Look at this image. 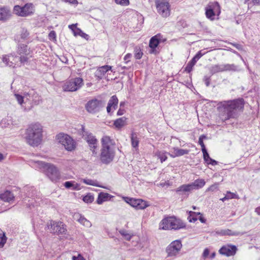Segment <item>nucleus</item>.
<instances>
[{"mask_svg":"<svg viewBox=\"0 0 260 260\" xmlns=\"http://www.w3.org/2000/svg\"><path fill=\"white\" fill-rule=\"evenodd\" d=\"M205 54V52L202 53V51H199L198 52V53L196 54L194 57L197 58L198 60L203 56Z\"/></svg>","mask_w":260,"mask_h":260,"instance_id":"052dcab7","label":"nucleus"},{"mask_svg":"<svg viewBox=\"0 0 260 260\" xmlns=\"http://www.w3.org/2000/svg\"><path fill=\"white\" fill-rule=\"evenodd\" d=\"M72 260H84L83 257L80 256L76 257V256H73L72 257Z\"/></svg>","mask_w":260,"mask_h":260,"instance_id":"774afa93","label":"nucleus"},{"mask_svg":"<svg viewBox=\"0 0 260 260\" xmlns=\"http://www.w3.org/2000/svg\"><path fill=\"white\" fill-rule=\"evenodd\" d=\"M119 233L125 238L127 241H129L131 239L132 236L127 233L125 230H121L119 231Z\"/></svg>","mask_w":260,"mask_h":260,"instance_id":"ea45409f","label":"nucleus"},{"mask_svg":"<svg viewBox=\"0 0 260 260\" xmlns=\"http://www.w3.org/2000/svg\"><path fill=\"white\" fill-rule=\"evenodd\" d=\"M11 16V12L9 10L5 8H0V20L6 21Z\"/></svg>","mask_w":260,"mask_h":260,"instance_id":"cd10ccee","label":"nucleus"},{"mask_svg":"<svg viewBox=\"0 0 260 260\" xmlns=\"http://www.w3.org/2000/svg\"><path fill=\"white\" fill-rule=\"evenodd\" d=\"M187 212L188 214H190V216L196 215L197 216L199 215H202V214L200 212H196L191 211H187Z\"/></svg>","mask_w":260,"mask_h":260,"instance_id":"0e129e2a","label":"nucleus"},{"mask_svg":"<svg viewBox=\"0 0 260 260\" xmlns=\"http://www.w3.org/2000/svg\"><path fill=\"white\" fill-rule=\"evenodd\" d=\"M47 227L50 233L57 235L66 234L67 231L66 225L61 221L51 220L48 223Z\"/></svg>","mask_w":260,"mask_h":260,"instance_id":"6e6552de","label":"nucleus"},{"mask_svg":"<svg viewBox=\"0 0 260 260\" xmlns=\"http://www.w3.org/2000/svg\"><path fill=\"white\" fill-rule=\"evenodd\" d=\"M118 104V99L116 95H114L111 97L108 101V105L112 107L115 110L117 108Z\"/></svg>","mask_w":260,"mask_h":260,"instance_id":"7c9ffc66","label":"nucleus"},{"mask_svg":"<svg viewBox=\"0 0 260 260\" xmlns=\"http://www.w3.org/2000/svg\"><path fill=\"white\" fill-rule=\"evenodd\" d=\"M134 52V56L136 59H140L142 57L143 53L140 47L135 46Z\"/></svg>","mask_w":260,"mask_h":260,"instance_id":"72a5a7b5","label":"nucleus"},{"mask_svg":"<svg viewBox=\"0 0 260 260\" xmlns=\"http://www.w3.org/2000/svg\"><path fill=\"white\" fill-rule=\"evenodd\" d=\"M82 181L85 184H87V185H92V186H99V185H98L96 184V181H94V180H93L91 179H83L82 180Z\"/></svg>","mask_w":260,"mask_h":260,"instance_id":"a19ab883","label":"nucleus"},{"mask_svg":"<svg viewBox=\"0 0 260 260\" xmlns=\"http://www.w3.org/2000/svg\"><path fill=\"white\" fill-rule=\"evenodd\" d=\"M25 139L32 146H38L42 141L43 126L38 122L30 124L26 129Z\"/></svg>","mask_w":260,"mask_h":260,"instance_id":"f03ea898","label":"nucleus"},{"mask_svg":"<svg viewBox=\"0 0 260 260\" xmlns=\"http://www.w3.org/2000/svg\"><path fill=\"white\" fill-rule=\"evenodd\" d=\"M94 200V197L90 193H88L83 198V201L86 203H91Z\"/></svg>","mask_w":260,"mask_h":260,"instance_id":"58836bf2","label":"nucleus"},{"mask_svg":"<svg viewBox=\"0 0 260 260\" xmlns=\"http://www.w3.org/2000/svg\"><path fill=\"white\" fill-rule=\"evenodd\" d=\"M166 40L167 39L163 38L162 35L160 34H157L151 37L149 43V47L150 48L149 53L154 54H158L159 51L157 50V48L158 45L161 43H164Z\"/></svg>","mask_w":260,"mask_h":260,"instance_id":"ddd939ff","label":"nucleus"},{"mask_svg":"<svg viewBox=\"0 0 260 260\" xmlns=\"http://www.w3.org/2000/svg\"><path fill=\"white\" fill-rule=\"evenodd\" d=\"M209 254V250L208 248H205L203 251L202 256L204 258H206Z\"/></svg>","mask_w":260,"mask_h":260,"instance_id":"4d7b16f0","label":"nucleus"},{"mask_svg":"<svg viewBox=\"0 0 260 260\" xmlns=\"http://www.w3.org/2000/svg\"><path fill=\"white\" fill-rule=\"evenodd\" d=\"M214 5L215 7V14H216L218 16L221 13L219 4L217 2H214Z\"/></svg>","mask_w":260,"mask_h":260,"instance_id":"c03bdc74","label":"nucleus"},{"mask_svg":"<svg viewBox=\"0 0 260 260\" xmlns=\"http://www.w3.org/2000/svg\"><path fill=\"white\" fill-rule=\"evenodd\" d=\"M6 241L7 237L5 234H3V236L0 237V248H2L4 246L5 244L6 243Z\"/></svg>","mask_w":260,"mask_h":260,"instance_id":"09e8293b","label":"nucleus"},{"mask_svg":"<svg viewBox=\"0 0 260 260\" xmlns=\"http://www.w3.org/2000/svg\"><path fill=\"white\" fill-rule=\"evenodd\" d=\"M28 95L29 96V99L27 98L26 100H31L32 104L34 105H38L40 104V102L41 101V96H39L38 94L35 93L33 91L32 93H28Z\"/></svg>","mask_w":260,"mask_h":260,"instance_id":"a878e982","label":"nucleus"},{"mask_svg":"<svg viewBox=\"0 0 260 260\" xmlns=\"http://www.w3.org/2000/svg\"><path fill=\"white\" fill-rule=\"evenodd\" d=\"M203 153V158L205 162H208V160H210L211 158L210 157L207 149L202 151Z\"/></svg>","mask_w":260,"mask_h":260,"instance_id":"de8ad7c7","label":"nucleus"},{"mask_svg":"<svg viewBox=\"0 0 260 260\" xmlns=\"http://www.w3.org/2000/svg\"><path fill=\"white\" fill-rule=\"evenodd\" d=\"M29 35V32L26 29H23L21 34V38L22 39H26Z\"/></svg>","mask_w":260,"mask_h":260,"instance_id":"603ef678","label":"nucleus"},{"mask_svg":"<svg viewBox=\"0 0 260 260\" xmlns=\"http://www.w3.org/2000/svg\"><path fill=\"white\" fill-rule=\"evenodd\" d=\"M173 149L174 150L173 153L170 154V156L173 158L187 154L189 152V150L179 149L177 147H174Z\"/></svg>","mask_w":260,"mask_h":260,"instance_id":"5701e85b","label":"nucleus"},{"mask_svg":"<svg viewBox=\"0 0 260 260\" xmlns=\"http://www.w3.org/2000/svg\"><path fill=\"white\" fill-rule=\"evenodd\" d=\"M62 1L65 3H68L72 5H77L78 4L77 0H62Z\"/></svg>","mask_w":260,"mask_h":260,"instance_id":"13d9d810","label":"nucleus"},{"mask_svg":"<svg viewBox=\"0 0 260 260\" xmlns=\"http://www.w3.org/2000/svg\"><path fill=\"white\" fill-rule=\"evenodd\" d=\"M35 7L32 3H27L24 6L16 5L14 7V12L21 17H26L34 13Z\"/></svg>","mask_w":260,"mask_h":260,"instance_id":"1a4fd4ad","label":"nucleus"},{"mask_svg":"<svg viewBox=\"0 0 260 260\" xmlns=\"http://www.w3.org/2000/svg\"><path fill=\"white\" fill-rule=\"evenodd\" d=\"M157 12L162 17H168L170 15V5L168 0H155Z\"/></svg>","mask_w":260,"mask_h":260,"instance_id":"f8f14e48","label":"nucleus"},{"mask_svg":"<svg viewBox=\"0 0 260 260\" xmlns=\"http://www.w3.org/2000/svg\"><path fill=\"white\" fill-rule=\"evenodd\" d=\"M36 163L52 182H56L60 179V172L55 165L41 161Z\"/></svg>","mask_w":260,"mask_h":260,"instance_id":"20e7f679","label":"nucleus"},{"mask_svg":"<svg viewBox=\"0 0 260 260\" xmlns=\"http://www.w3.org/2000/svg\"><path fill=\"white\" fill-rule=\"evenodd\" d=\"M166 152L164 151H158L156 155L160 159L161 162L166 161L167 159V156L166 154Z\"/></svg>","mask_w":260,"mask_h":260,"instance_id":"c9c22d12","label":"nucleus"},{"mask_svg":"<svg viewBox=\"0 0 260 260\" xmlns=\"http://www.w3.org/2000/svg\"><path fill=\"white\" fill-rule=\"evenodd\" d=\"M28 55H23L18 57V64H24L25 63H27L29 58Z\"/></svg>","mask_w":260,"mask_h":260,"instance_id":"4c0bfd02","label":"nucleus"},{"mask_svg":"<svg viewBox=\"0 0 260 260\" xmlns=\"http://www.w3.org/2000/svg\"><path fill=\"white\" fill-rule=\"evenodd\" d=\"M4 62L9 67H15V66H19L18 64V56L11 54L6 55L3 58Z\"/></svg>","mask_w":260,"mask_h":260,"instance_id":"a211bd4d","label":"nucleus"},{"mask_svg":"<svg viewBox=\"0 0 260 260\" xmlns=\"http://www.w3.org/2000/svg\"><path fill=\"white\" fill-rule=\"evenodd\" d=\"M132 145L134 148L138 147L139 140L136 133H132L131 136Z\"/></svg>","mask_w":260,"mask_h":260,"instance_id":"2f4dec72","label":"nucleus"},{"mask_svg":"<svg viewBox=\"0 0 260 260\" xmlns=\"http://www.w3.org/2000/svg\"><path fill=\"white\" fill-rule=\"evenodd\" d=\"M74 35L75 36H80L86 40H88L89 38V36L87 34L83 32L82 30L79 28H76V29L74 30Z\"/></svg>","mask_w":260,"mask_h":260,"instance_id":"f704fd0d","label":"nucleus"},{"mask_svg":"<svg viewBox=\"0 0 260 260\" xmlns=\"http://www.w3.org/2000/svg\"><path fill=\"white\" fill-rule=\"evenodd\" d=\"M210 160V162H209V165H211L212 166H215L218 164V161H217L216 160H215L212 158H211Z\"/></svg>","mask_w":260,"mask_h":260,"instance_id":"69168bd1","label":"nucleus"},{"mask_svg":"<svg viewBox=\"0 0 260 260\" xmlns=\"http://www.w3.org/2000/svg\"><path fill=\"white\" fill-rule=\"evenodd\" d=\"M237 250L236 246L228 244L222 246L218 250V252L221 255L229 257L235 255Z\"/></svg>","mask_w":260,"mask_h":260,"instance_id":"f3484780","label":"nucleus"},{"mask_svg":"<svg viewBox=\"0 0 260 260\" xmlns=\"http://www.w3.org/2000/svg\"><path fill=\"white\" fill-rule=\"evenodd\" d=\"M80 135L82 136V138L87 143L90 150L93 154H97V148L98 147V141L91 133L87 131L83 125H81V128L79 130Z\"/></svg>","mask_w":260,"mask_h":260,"instance_id":"423d86ee","label":"nucleus"},{"mask_svg":"<svg viewBox=\"0 0 260 260\" xmlns=\"http://www.w3.org/2000/svg\"><path fill=\"white\" fill-rule=\"evenodd\" d=\"M132 55L131 53H127L124 57V60L125 61V64H128L130 62V59L132 57Z\"/></svg>","mask_w":260,"mask_h":260,"instance_id":"864d4df0","label":"nucleus"},{"mask_svg":"<svg viewBox=\"0 0 260 260\" xmlns=\"http://www.w3.org/2000/svg\"><path fill=\"white\" fill-rule=\"evenodd\" d=\"M225 195H226L227 198L228 199V200L233 199H239V197H238V194H237L236 193H233V192H231L230 191H228L226 192V193Z\"/></svg>","mask_w":260,"mask_h":260,"instance_id":"79ce46f5","label":"nucleus"},{"mask_svg":"<svg viewBox=\"0 0 260 260\" xmlns=\"http://www.w3.org/2000/svg\"><path fill=\"white\" fill-rule=\"evenodd\" d=\"M101 144L100 160L103 164L108 165L115 156V142L109 136H104L101 139Z\"/></svg>","mask_w":260,"mask_h":260,"instance_id":"f257e3e1","label":"nucleus"},{"mask_svg":"<svg viewBox=\"0 0 260 260\" xmlns=\"http://www.w3.org/2000/svg\"><path fill=\"white\" fill-rule=\"evenodd\" d=\"M124 201L137 210H143L149 206L148 203L142 199L123 197Z\"/></svg>","mask_w":260,"mask_h":260,"instance_id":"4468645a","label":"nucleus"},{"mask_svg":"<svg viewBox=\"0 0 260 260\" xmlns=\"http://www.w3.org/2000/svg\"><path fill=\"white\" fill-rule=\"evenodd\" d=\"M205 138H206V136L204 135H202L199 137V144L201 145V146L202 147V151H203V150L206 149V148L205 147V145L203 142V139H205Z\"/></svg>","mask_w":260,"mask_h":260,"instance_id":"37998d69","label":"nucleus"},{"mask_svg":"<svg viewBox=\"0 0 260 260\" xmlns=\"http://www.w3.org/2000/svg\"><path fill=\"white\" fill-rule=\"evenodd\" d=\"M225 236H238L242 235L243 233H242L240 232L237 231H232L230 229H225Z\"/></svg>","mask_w":260,"mask_h":260,"instance_id":"e433bc0d","label":"nucleus"},{"mask_svg":"<svg viewBox=\"0 0 260 260\" xmlns=\"http://www.w3.org/2000/svg\"><path fill=\"white\" fill-rule=\"evenodd\" d=\"M125 112V110L124 109L120 108L117 112V115L118 116H120L123 115Z\"/></svg>","mask_w":260,"mask_h":260,"instance_id":"e2e57ef3","label":"nucleus"},{"mask_svg":"<svg viewBox=\"0 0 260 260\" xmlns=\"http://www.w3.org/2000/svg\"><path fill=\"white\" fill-rule=\"evenodd\" d=\"M182 248V244L180 240H175L167 247L166 252L168 256H175L178 253Z\"/></svg>","mask_w":260,"mask_h":260,"instance_id":"dca6fc26","label":"nucleus"},{"mask_svg":"<svg viewBox=\"0 0 260 260\" xmlns=\"http://www.w3.org/2000/svg\"><path fill=\"white\" fill-rule=\"evenodd\" d=\"M64 187L67 189H71L73 190H78L80 189V184L74 181H66L64 183Z\"/></svg>","mask_w":260,"mask_h":260,"instance_id":"c85d7f7f","label":"nucleus"},{"mask_svg":"<svg viewBox=\"0 0 260 260\" xmlns=\"http://www.w3.org/2000/svg\"><path fill=\"white\" fill-rule=\"evenodd\" d=\"M76 25H77V24H71V25H69V28H70L71 30H72L73 31V32H74V30L76 29V28H77L76 27Z\"/></svg>","mask_w":260,"mask_h":260,"instance_id":"338daca9","label":"nucleus"},{"mask_svg":"<svg viewBox=\"0 0 260 260\" xmlns=\"http://www.w3.org/2000/svg\"><path fill=\"white\" fill-rule=\"evenodd\" d=\"M221 105L226 112L225 120L231 118H236L239 111H242L244 106V101L242 98H239L233 101H224L220 103Z\"/></svg>","mask_w":260,"mask_h":260,"instance_id":"7ed1b4c3","label":"nucleus"},{"mask_svg":"<svg viewBox=\"0 0 260 260\" xmlns=\"http://www.w3.org/2000/svg\"><path fill=\"white\" fill-rule=\"evenodd\" d=\"M58 142L64 146L68 151H72L76 148V142L69 135L59 134L57 136Z\"/></svg>","mask_w":260,"mask_h":260,"instance_id":"9d476101","label":"nucleus"},{"mask_svg":"<svg viewBox=\"0 0 260 260\" xmlns=\"http://www.w3.org/2000/svg\"><path fill=\"white\" fill-rule=\"evenodd\" d=\"M115 2L117 4L123 6H128L129 4V0H115Z\"/></svg>","mask_w":260,"mask_h":260,"instance_id":"a18cd8bd","label":"nucleus"},{"mask_svg":"<svg viewBox=\"0 0 260 260\" xmlns=\"http://www.w3.org/2000/svg\"><path fill=\"white\" fill-rule=\"evenodd\" d=\"M187 219L190 222H194L198 220V218L196 215L190 216V214H188Z\"/></svg>","mask_w":260,"mask_h":260,"instance_id":"6e6d98bb","label":"nucleus"},{"mask_svg":"<svg viewBox=\"0 0 260 260\" xmlns=\"http://www.w3.org/2000/svg\"><path fill=\"white\" fill-rule=\"evenodd\" d=\"M191 191V187L189 184L182 185L175 189V191L178 194L182 196H185L186 198L188 197L189 192Z\"/></svg>","mask_w":260,"mask_h":260,"instance_id":"6ab92c4d","label":"nucleus"},{"mask_svg":"<svg viewBox=\"0 0 260 260\" xmlns=\"http://www.w3.org/2000/svg\"><path fill=\"white\" fill-rule=\"evenodd\" d=\"M218 185V183H216V184L211 185L208 188L207 191H215L216 189H217Z\"/></svg>","mask_w":260,"mask_h":260,"instance_id":"5fc2aeb1","label":"nucleus"},{"mask_svg":"<svg viewBox=\"0 0 260 260\" xmlns=\"http://www.w3.org/2000/svg\"><path fill=\"white\" fill-rule=\"evenodd\" d=\"M205 181L203 179H198L193 182L189 184L191 187V190L198 189L202 188L205 185Z\"/></svg>","mask_w":260,"mask_h":260,"instance_id":"393cba45","label":"nucleus"},{"mask_svg":"<svg viewBox=\"0 0 260 260\" xmlns=\"http://www.w3.org/2000/svg\"><path fill=\"white\" fill-rule=\"evenodd\" d=\"M193 66L194 65L193 64H191L190 62H188L185 68V71L188 73H190V72L192 70V68Z\"/></svg>","mask_w":260,"mask_h":260,"instance_id":"8fccbe9b","label":"nucleus"},{"mask_svg":"<svg viewBox=\"0 0 260 260\" xmlns=\"http://www.w3.org/2000/svg\"><path fill=\"white\" fill-rule=\"evenodd\" d=\"M113 196L107 192H100L99 193L96 203L99 205L102 204L103 202L107 201L112 198Z\"/></svg>","mask_w":260,"mask_h":260,"instance_id":"4be33fe9","label":"nucleus"},{"mask_svg":"<svg viewBox=\"0 0 260 260\" xmlns=\"http://www.w3.org/2000/svg\"><path fill=\"white\" fill-rule=\"evenodd\" d=\"M83 85L82 78L77 77L67 81L62 86L65 91H75L79 90Z\"/></svg>","mask_w":260,"mask_h":260,"instance_id":"0eeeda50","label":"nucleus"},{"mask_svg":"<svg viewBox=\"0 0 260 260\" xmlns=\"http://www.w3.org/2000/svg\"><path fill=\"white\" fill-rule=\"evenodd\" d=\"M112 67L108 65H105L99 68L95 73V75L98 78L101 79L103 78L104 75L109 70H111Z\"/></svg>","mask_w":260,"mask_h":260,"instance_id":"412c9836","label":"nucleus"},{"mask_svg":"<svg viewBox=\"0 0 260 260\" xmlns=\"http://www.w3.org/2000/svg\"><path fill=\"white\" fill-rule=\"evenodd\" d=\"M79 218L78 219V221L84 226L89 228L91 226V222L85 218L81 214H79Z\"/></svg>","mask_w":260,"mask_h":260,"instance_id":"473e14b6","label":"nucleus"},{"mask_svg":"<svg viewBox=\"0 0 260 260\" xmlns=\"http://www.w3.org/2000/svg\"><path fill=\"white\" fill-rule=\"evenodd\" d=\"M126 118L122 117L117 119L114 121V125L118 128H120L126 124Z\"/></svg>","mask_w":260,"mask_h":260,"instance_id":"c756f323","label":"nucleus"},{"mask_svg":"<svg viewBox=\"0 0 260 260\" xmlns=\"http://www.w3.org/2000/svg\"><path fill=\"white\" fill-rule=\"evenodd\" d=\"M29 52V50L26 45L23 44H20L18 45L17 52L20 56L23 55H29L30 53Z\"/></svg>","mask_w":260,"mask_h":260,"instance_id":"bb28decb","label":"nucleus"},{"mask_svg":"<svg viewBox=\"0 0 260 260\" xmlns=\"http://www.w3.org/2000/svg\"><path fill=\"white\" fill-rule=\"evenodd\" d=\"M14 95L18 103L19 104L22 105V104L23 103L24 97L19 94H15Z\"/></svg>","mask_w":260,"mask_h":260,"instance_id":"49530a36","label":"nucleus"},{"mask_svg":"<svg viewBox=\"0 0 260 260\" xmlns=\"http://www.w3.org/2000/svg\"><path fill=\"white\" fill-rule=\"evenodd\" d=\"M216 234L220 236H225V230H220L216 231Z\"/></svg>","mask_w":260,"mask_h":260,"instance_id":"680f3d73","label":"nucleus"},{"mask_svg":"<svg viewBox=\"0 0 260 260\" xmlns=\"http://www.w3.org/2000/svg\"><path fill=\"white\" fill-rule=\"evenodd\" d=\"M185 224L174 216L164 218L159 223V229L178 230L185 228Z\"/></svg>","mask_w":260,"mask_h":260,"instance_id":"39448f33","label":"nucleus"},{"mask_svg":"<svg viewBox=\"0 0 260 260\" xmlns=\"http://www.w3.org/2000/svg\"><path fill=\"white\" fill-rule=\"evenodd\" d=\"M49 38L50 39H55L56 33L54 31H51L49 34Z\"/></svg>","mask_w":260,"mask_h":260,"instance_id":"bf43d9fd","label":"nucleus"},{"mask_svg":"<svg viewBox=\"0 0 260 260\" xmlns=\"http://www.w3.org/2000/svg\"><path fill=\"white\" fill-rule=\"evenodd\" d=\"M14 194L9 190H6L0 194V199L4 202H10L14 199Z\"/></svg>","mask_w":260,"mask_h":260,"instance_id":"b1692460","label":"nucleus"},{"mask_svg":"<svg viewBox=\"0 0 260 260\" xmlns=\"http://www.w3.org/2000/svg\"><path fill=\"white\" fill-rule=\"evenodd\" d=\"M205 14L208 19L211 20L214 19L215 7L214 2H210L205 8Z\"/></svg>","mask_w":260,"mask_h":260,"instance_id":"aec40b11","label":"nucleus"},{"mask_svg":"<svg viewBox=\"0 0 260 260\" xmlns=\"http://www.w3.org/2000/svg\"><path fill=\"white\" fill-rule=\"evenodd\" d=\"M104 105L105 103L104 101L96 99H93L87 102L85 104V108L88 113L94 114L99 112L104 106Z\"/></svg>","mask_w":260,"mask_h":260,"instance_id":"9b49d317","label":"nucleus"},{"mask_svg":"<svg viewBox=\"0 0 260 260\" xmlns=\"http://www.w3.org/2000/svg\"><path fill=\"white\" fill-rule=\"evenodd\" d=\"M203 80L207 86H209L210 84L211 77L205 76L203 78Z\"/></svg>","mask_w":260,"mask_h":260,"instance_id":"3c124183","label":"nucleus"},{"mask_svg":"<svg viewBox=\"0 0 260 260\" xmlns=\"http://www.w3.org/2000/svg\"><path fill=\"white\" fill-rule=\"evenodd\" d=\"M236 70L237 67L234 64H215L211 67L210 72L212 75H213L218 72Z\"/></svg>","mask_w":260,"mask_h":260,"instance_id":"2eb2a0df","label":"nucleus"}]
</instances>
